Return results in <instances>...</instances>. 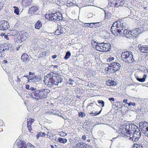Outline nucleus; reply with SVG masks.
<instances>
[{"mask_svg": "<svg viewBox=\"0 0 148 148\" xmlns=\"http://www.w3.org/2000/svg\"><path fill=\"white\" fill-rule=\"evenodd\" d=\"M44 82L48 87H54L58 86L63 81L62 76L51 73L48 74L44 78Z\"/></svg>", "mask_w": 148, "mask_h": 148, "instance_id": "nucleus-1", "label": "nucleus"}, {"mask_svg": "<svg viewBox=\"0 0 148 148\" xmlns=\"http://www.w3.org/2000/svg\"><path fill=\"white\" fill-rule=\"evenodd\" d=\"M133 57L132 52L128 51L123 52L121 55L122 60L127 63H131L135 61Z\"/></svg>", "mask_w": 148, "mask_h": 148, "instance_id": "nucleus-2", "label": "nucleus"}, {"mask_svg": "<svg viewBox=\"0 0 148 148\" xmlns=\"http://www.w3.org/2000/svg\"><path fill=\"white\" fill-rule=\"evenodd\" d=\"M131 123H127L126 124H124L122 125L120 129L119 130V132L121 134V135L123 137H125L128 135V134H132V127H131Z\"/></svg>", "mask_w": 148, "mask_h": 148, "instance_id": "nucleus-3", "label": "nucleus"}, {"mask_svg": "<svg viewBox=\"0 0 148 148\" xmlns=\"http://www.w3.org/2000/svg\"><path fill=\"white\" fill-rule=\"evenodd\" d=\"M141 136V133L140 130L139 129H137V130L134 131L132 134H128L127 136L129 137L130 139L132 141L136 142L138 140Z\"/></svg>", "mask_w": 148, "mask_h": 148, "instance_id": "nucleus-4", "label": "nucleus"}, {"mask_svg": "<svg viewBox=\"0 0 148 148\" xmlns=\"http://www.w3.org/2000/svg\"><path fill=\"white\" fill-rule=\"evenodd\" d=\"M140 127L142 132L145 136L148 137V123L145 122H141L139 123Z\"/></svg>", "mask_w": 148, "mask_h": 148, "instance_id": "nucleus-5", "label": "nucleus"}, {"mask_svg": "<svg viewBox=\"0 0 148 148\" xmlns=\"http://www.w3.org/2000/svg\"><path fill=\"white\" fill-rule=\"evenodd\" d=\"M27 147L24 141H18L17 140L14 144L13 148H27Z\"/></svg>", "mask_w": 148, "mask_h": 148, "instance_id": "nucleus-6", "label": "nucleus"}, {"mask_svg": "<svg viewBox=\"0 0 148 148\" xmlns=\"http://www.w3.org/2000/svg\"><path fill=\"white\" fill-rule=\"evenodd\" d=\"M123 28H121V30L119 32V34H124L126 36V37L127 38H132V33L131 31H129V30H127L125 29H123Z\"/></svg>", "mask_w": 148, "mask_h": 148, "instance_id": "nucleus-7", "label": "nucleus"}, {"mask_svg": "<svg viewBox=\"0 0 148 148\" xmlns=\"http://www.w3.org/2000/svg\"><path fill=\"white\" fill-rule=\"evenodd\" d=\"M9 27V23L7 21H3L0 22V30H5Z\"/></svg>", "mask_w": 148, "mask_h": 148, "instance_id": "nucleus-8", "label": "nucleus"}, {"mask_svg": "<svg viewBox=\"0 0 148 148\" xmlns=\"http://www.w3.org/2000/svg\"><path fill=\"white\" fill-rule=\"evenodd\" d=\"M29 95L31 97L36 99H41L39 90L32 92Z\"/></svg>", "mask_w": 148, "mask_h": 148, "instance_id": "nucleus-9", "label": "nucleus"}, {"mask_svg": "<svg viewBox=\"0 0 148 148\" xmlns=\"http://www.w3.org/2000/svg\"><path fill=\"white\" fill-rule=\"evenodd\" d=\"M132 34V38H134L138 37L139 34H141V31L140 29V28L135 29L131 31Z\"/></svg>", "mask_w": 148, "mask_h": 148, "instance_id": "nucleus-10", "label": "nucleus"}, {"mask_svg": "<svg viewBox=\"0 0 148 148\" xmlns=\"http://www.w3.org/2000/svg\"><path fill=\"white\" fill-rule=\"evenodd\" d=\"M56 12L54 13H52L48 14H46L45 15V18L48 19L50 20H54L55 22H56Z\"/></svg>", "mask_w": 148, "mask_h": 148, "instance_id": "nucleus-11", "label": "nucleus"}, {"mask_svg": "<svg viewBox=\"0 0 148 148\" xmlns=\"http://www.w3.org/2000/svg\"><path fill=\"white\" fill-rule=\"evenodd\" d=\"M39 91L41 99H43L47 97V94L49 93L47 90L45 89L42 90H39Z\"/></svg>", "mask_w": 148, "mask_h": 148, "instance_id": "nucleus-12", "label": "nucleus"}, {"mask_svg": "<svg viewBox=\"0 0 148 148\" xmlns=\"http://www.w3.org/2000/svg\"><path fill=\"white\" fill-rule=\"evenodd\" d=\"M138 47L141 52L143 53H148V46L147 45L142 46L141 44H139Z\"/></svg>", "mask_w": 148, "mask_h": 148, "instance_id": "nucleus-13", "label": "nucleus"}, {"mask_svg": "<svg viewBox=\"0 0 148 148\" xmlns=\"http://www.w3.org/2000/svg\"><path fill=\"white\" fill-rule=\"evenodd\" d=\"M12 46L11 44H5V46L4 45H2V46H1L0 47V50H1L2 49V48H3V50H5V51L9 50L11 51L12 49Z\"/></svg>", "mask_w": 148, "mask_h": 148, "instance_id": "nucleus-14", "label": "nucleus"}, {"mask_svg": "<svg viewBox=\"0 0 148 148\" xmlns=\"http://www.w3.org/2000/svg\"><path fill=\"white\" fill-rule=\"evenodd\" d=\"M111 64L113 70L115 71V72L116 71L119 70L120 69L121 66L118 63L115 62L111 63Z\"/></svg>", "mask_w": 148, "mask_h": 148, "instance_id": "nucleus-15", "label": "nucleus"}, {"mask_svg": "<svg viewBox=\"0 0 148 148\" xmlns=\"http://www.w3.org/2000/svg\"><path fill=\"white\" fill-rule=\"evenodd\" d=\"M40 77L39 76H36L35 75L32 76V77L29 79V82H38L40 81Z\"/></svg>", "mask_w": 148, "mask_h": 148, "instance_id": "nucleus-16", "label": "nucleus"}, {"mask_svg": "<svg viewBox=\"0 0 148 148\" xmlns=\"http://www.w3.org/2000/svg\"><path fill=\"white\" fill-rule=\"evenodd\" d=\"M105 72L107 73H115V71L113 70L111 65L110 64L108 67L105 68Z\"/></svg>", "mask_w": 148, "mask_h": 148, "instance_id": "nucleus-17", "label": "nucleus"}, {"mask_svg": "<svg viewBox=\"0 0 148 148\" xmlns=\"http://www.w3.org/2000/svg\"><path fill=\"white\" fill-rule=\"evenodd\" d=\"M103 51L107 52L110 51L111 49V45L109 43H103Z\"/></svg>", "mask_w": 148, "mask_h": 148, "instance_id": "nucleus-18", "label": "nucleus"}, {"mask_svg": "<svg viewBox=\"0 0 148 148\" xmlns=\"http://www.w3.org/2000/svg\"><path fill=\"white\" fill-rule=\"evenodd\" d=\"M112 26H114V27L120 29H121V28H123V26H124V25H123V23H121V22L118 23V21L114 22Z\"/></svg>", "mask_w": 148, "mask_h": 148, "instance_id": "nucleus-19", "label": "nucleus"}, {"mask_svg": "<svg viewBox=\"0 0 148 148\" xmlns=\"http://www.w3.org/2000/svg\"><path fill=\"white\" fill-rule=\"evenodd\" d=\"M38 9V7L36 6H34L31 7L29 9V12L31 14L34 13Z\"/></svg>", "mask_w": 148, "mask_h": 148, "instance_id": "nucleus-20", "label": "nucleus"}, {"mask_svg": "<svg viewBox=\"0 0 148 148\" xmlns=\"http://www.w3.org/2000/svg\"><path fill=\"white\" fill-rule=\"evenodd\" d=\"M56 22H57V21H60V20H63V18L62 17V14L59 12H56Z\"/></svg>", "mask_w": 148, "mask_h": 148, "instance_id": "nucleus-21", "label": "nucleus"}, {"mask_svg": "<svg viewBox=\"0 0 148 148\" xmlns=\"http://www.w3.org/2000/svg\"><path fill=\"white\" fill-rule=\"evenodd\" d=\"M85 146V144L83 142H80L75 145V147L77 148H84Z\"/></svg>", "mask_w": 148, "mask_h": 148, "instance_id": "nucleus-22", "label": "nucleus"}, {"mask_svg": "<svg viewBox=\"0 0 148 148\" xmlns=\"http://www.w3.org/2000/svg\"><path fill=\"white\" fill-rule=\"evenodd\" d=\"M42 27V24L40 20H38L36 23L35 25V28L37 29H39Z\"/></svg>", "mask_w": 148, "mask_h": 148, "instance_id": "nucleus-23", "label": "nucleus"}, {"mask_svg": "<svg viewBox=\"0 0 148 148\" xmlns=\"http://www.w3.org/2000/svg\"><path fill=\"white\" fill-rule=\"evenodd\" d=\"M146 75L145 74L144 75L142 78H140L138 76L136 77V79L139 82H143L145 81L146 77Z\"/></svg>", "mask_w": 148, "mask_h": 148, "instance_id": "nucleus-24", "label": "nucleus"}, {"mask_svg": "<svg viewBox=\"0 0 148 148\" xmlns=\"http://www.w3.org/2000/svg\"><path fill=\"white\" fill-rule=\"evenodd\" d=\"M120 30H121V29L117 28H116L115 27H114V26H112L111 28V30L112 33L113 34H114V32H113V31H114V32H115L116 33L118 32V33H119V32Z\"/></svg>", "mask_w": 148, "mask_h": 148, "instance_id": "nucleus-25", "label": "nucleus"}, {"mask_svg": "<svg viewBox=\"0 0 148 148\" xmlns=\"http://www.w3.org/2000/svg\"><path fill=\"white\" fill-rule=\"evenodd\" d=\"M106 83L108 86H115L116 84V82L113 80H108L107 81Z\"/></svg>", "mask_w": 148, "mask_h": 148, "instance_id": "nucleus-26", "label": "nucleus"}, {"mask_svg": "<svg viewBox=\"0 0 148 148\" xmlns=\"http://www.w3.org/2000/svg\"><path fill=\"white\" fill-rule=\"evenodd\" d=\"M63 32L62 31L61 27H58L55 31V35H59L61 34Z\"/></svg>", "mask_w": 148, "mask_h": 148, "instance_id": "nucleus-27", "label": "nucleus"}, {"mask_svg": "<svg viewBox=\"0 0 148 148\" xmlns=\"http://www.w3.org/2000/svg\"><path fill=\"white\" fill-rule=\"evenodd\" d=\"M58 142L64 144L67 142V139L66 138L59 137L58 138L57 142Z\"/></svg>", "mask_w": 148, "mask_h": 148, "instance_id": "nucleus-28", "label": "nucleus"}, {"mask_svg": "<svg viewBox=\"0 0 148 148\" xmlns=\"http://www.w3.org/2000/svg\"><path fill=\"white\" fill-rule=\"evenodd\" d=\"M28 57V56L27 54L24 53L21 56V59L23 62H25L27 61Z\"/></svg>", "mask_w": 148, "mask_h": 148, "instance_id": "nucleus-29", "label": "nucleus"}, {"mask_svg": "<svg viewBox=\"0 0 148 148\" xmlns=\"http://www.w3.org/2000/svg\"><path fill=\"white\" fill-rule=\"evenodd\" d=\"M110 6L112 7H115L117 5V3H116V0L110 1V2H109V5H110Z\"/></svg>", "mask_w": 148, "mask_h": 148, "instance_id": "nucleus-30", "label": "nucleus"}, {"mask_svg": "<svg viewBox=\"0 0 148 148\" xmlns=\"http://www.w3.org/2000/svg\"><path fill=\"white\" fill-rule=\"evenodd\" d=\"M49 138L53 142H55V141L57 142L58 138L55 135L51 136L49 137Z\"/></svg>", "mask_w": 148, "mask_h": 148, "instance_id": "nucleus-31", "label": "nucleus"}, {"mask_svg": "<svg viewBox=\"0 0 148 148\" xmlns=\"http://www.w3.org/2000/svg\"><path fill=\"white\" fill-rule=\"evenodd\" d=\"M131 125L132 126L131 127H132V132H131L133 133L134 131L137 130V129H139L138 127L134 124L131 123Z\"/></svg>", "mask_w": 148, "mask_h": 148, "instance_id": "nucleus-32", "label": "nucleus"}, {"mask_svg": "<svg viewBox=\"0 0 148 148\" xmlns=\"http://www.w3.org/2000/svg\"><path fill=\"white\" fill-rule=\"evenodd\" d=\"M95 48L96 49L100 51H103V46L102 47H101L100 46H99V45H96L95 47Z\"/></svg>", "mask_w": 148, "mask_h": 148, "instance_id": "nucleus-33", "label": "nucleus"}, {"mask_svg": "<svg viewBox=\"0 0 148 148\" xmlns=\"http://www.w3.org/2000/svg\"><path fill=\"white\" fill-rule=\"evenodd\" d=\"M71 55V53L69 51H67L64 57V59L66 60L68 59Z\"/></svg>", "mask_w": 148, "mask_h": 148, "instance_id": "nucleus-34", "label": "nucleus"}, {"mask_svg": "<svg viewBox=\"0 0 148 148\" xmlns=\"http://www.w3.org/2000/svg\"><path fill=\"white\" fill-rule=\"evenodd\" d=\"M102 109L100 110V111L99 112H97V111H96L95 112H92L90 113V114L92 116H96L99 114L101 112L102 110Z\"/></svg>", "mask_w": 148, "mask_h": 148, "instance_id": "nucleus-35", "label": "nucleus"}, {"mask_svg": "<svg viewBox=\"0 0 148 148\" xmlns=\"http://www.w3.org/2000/svg\"><path fill=\"white\" fill-rule=\"evenodd\" d=\"M63 113V111L59 110V111H58L54 113V114L57 115L58 116H60L62 117L63 118H64L61 115V113Z\"/></svg>", "mask_w": 148, "mask_h": 148, "instance_id": "nucleus-36", "label": "nucleus"}, {"mask_svg": "<svg viewBox=\"0 0 148 148\" xmlns=\"http://www.w3.org/2000/svg\"><path fill=\"white\" fill-rule=\"evenodd\" d=\"M67 3V6L68 7H69L71 6H72L73 4V3L70 0H67L66 1V2Z\"/></svg>", "mask_w": 148, "mask_h": 148, "instance_id": "nucleus-37", "label": "nucleus"}, {"mask_svg": "<svg viewBox=\"0 0 148 148\" xmlns=\"http://www.w3.org/2000/svg\"><path fill=\"white\" fill-rule=\"evenodd\" d=\"M133 148H143V146L137 144H134Z\"/></svg>", "mask_w": 148, "mask_h": 148, "instance_id": "nucleus-38", "label": "nucleus"}, {"mask_svg": "<svg viewBox=\"0 0 148 148\" xmlns=\"http://www.w3.org/2000/svg\"><path fill=\"white\" fill-rule=\"evenodd\" d=\"M92 24L93 25H95V27H99L101 25V22H97V23H92Z\"/></svg>", "mask_w": 148, "mask_h": 148, "instance_id": "nucleus-39", "label": "nucleus"}, {"mask_svg": "<svg viewBox=\"0 0 148 148\" xmlns=\"http://www.w3.org/2000/svg\"><path fill=\"white\" fill-rule=\"evenodd\" d=\"M61 136H65L67 135L66 134L63 132H59L58 133Z\"/></svg>", "mask_w": 148, "mask_h": 148, "instance_id": "nucleus-40", "label": "nucleus"}, {"mask_svg": "<svg viewBox=\"0 0 148 148\" xmlns=\"http://www.w3.org/2000/svg\"><path fill=\"white\" fill-rule=\"evenodd\" d=\"M98 102L99 104H101V106L103 107L104 106L105 103L102 100H98Z\"/></svg>", "mask_w": 148, "mask_h": 148, "instance_id": "nucleus-41", "label": "nucleus"}, {"mask_svg": "<svg viewBox=\"0 0 148 148\" xmlns=\"http://www.w3.org/2000/svg\"><path fill=\"white\" fill-rule=\"evenodd\" d=\"M20 37L21 39L23 40H25L27 38L26 36H25V34L24 33L22 34V35L20 36Z\"/></svg>", "mask_w": 148, "mask_h": 148, "instance_id": "nucleus-42", "label": "nucleus"}, {"mask_svg": "<svg viewBox=\"0 0 148 148\" xmlns=\"http://www.w3.org/2000/svg\"><path fill=\"white\" fill-rule=\"evenodd\" d=\"M85 129L87 131L90 132L91 131L90 127V125L87 124L86 125Z\"/></svg>", "mask_w": 148, "mask_h": 148, "instance_id": "nucleus-43", "label": "nucleus"}, {"mask_svg": "<svg viewBox=\"0 0 148 148\" xmlns=\"http://www.w3.org/2000/svg\"><path fill=\"white\" fill-rule=\"evenodd\" d=\"M79 117L83 118L86 115L84 113L82 112H80L79 113Z\"/></svg>", "mask_w": 148, "mask_h": 148, "instance_id": "nucleus-44", "label": "nucleus"}, {"mask_svg": "<svg viewBox=\"0 0 148 148\" xmlns=\"http://www.w3.org/2000/svg\"><path fill=\"white\" fill-rule=\"evenodd\" d=\"M14 8H16V9H15L14 12L17 15H18L19 13V10L18 8L16 7H15Z\"/></svg>", "mask_w": 148, "mask_h": 148, "instance_id": "nucleus-45", "label": "nucleus"}, {"mask_svg": "<svg viewBox=\"0 0 148 148\" xmlns=\"http://www.w3.org/2000/svg\"><path fill=\"white\" fill-rule=\"evenodd\" d=\"M94 44H95V45L96 46V45H99V46H100L101 47L103 46V42H102L101 43H97L96 42H94Z\"/></svg>", "mask_w": 148, "mask_h": 148, "instance_id": "nucleus-46", "label": "nucleus"}, {"mask_svg": "<svg viewBox=\"0 0 148 148\" xmlns=\"http://www.w3.org/2000/svg\"><path fill=\"white\" fill-rule=\"evenodd\" d=\"M120 6H122L124 3V1L123 0H119Z\"/></svg>", "mask_w": 148, "mask_h": 148, "instance_id": "nucleus-47", "label": "nucleus"}, {"mask_svg": "<svg viewBox=\"0 0 148 148\" xmlns=\"http://www.w3.org/2000/svg\"><path fill=\"white\" fill-rule=\"evenodd\" d=\"M34 121V119H31L29 120V121H27V123L32 125V123H33Z\"/></svg>", "mask_w": 148, "mask_h": 148, "instance_id": "nucleus-48", "label": "nucleus"}, {"mask_svg": "<svg viewBox=\"0 0 148 148\" xmlns=\"http://www.w3.org/2000/svg\"><path fill=\"white\" fill-rule=\"evenodd\" d=\"M31 125L29 124V123H27V127H28L29 131L30 132H31V131L32 130Z\"/></svg>", "mask_w": 148, "mask_h": 148, "instance_id": "nucleus-49", "label": "nucleus"}, {"mask_svg": "<svg viewBox=\"0 0 148 148\" xmlns=\"http://www.w3.org/2000/svg\"><path fill=\"white\" fill-rule=\"evenodd\" d=\"M128 105L129 106H130L132 105L133 106H136V103H132L131 102H130L128 103Z\"/></svg>", "mask_w": 148, "mask_h": 148, "instance_id": "nucleus-50", "label": "nucleus"}, {"mask_svg": "<svg viewBox=\"0 0 148 148\" xmlns=\"http://www.w3.org/2000/svg\"><path fill=\"white\" fill-rule=\"evenodd\" d=\"M46 135V134L45 133L42 132H39V135H40V136L44 137Z\"/></svg>", "mask_w": 148, "mask_h": 148, "instance_id": "nucleus-51", "label": "nucleus"}, {"mask_svg": "<svg viewBox=\"0 0 148 148\" xmlns=\"http://www.w3.org/2000/svg\"><path fill=\"white\" fill-rule=\"evenodd\" d=\"M27 146L28 148H35L34 146L30 143H29V144H27Z\"/></svg>", "mask_w": 148, "mask_h": 148, "instance_id": "nucleus-52", "label": "nucleus"}, {"mask_svg": "<svg viewBox=\"0 0 148 148\" xmlns=\"http://www.w3.org/2000/svg\"><path fill=\"white\" fill-rule=\"evenodd\" d=\"M86 148H93V147L92 146L88 144H85V146Z\"/></svg>", "mask_w": 148, "mask_h": 148, "instance_id": "nucleus-53", "label": "nucleus"}, {"mask_svg": "<svg viewBox=\"0 0 148 148\" xmlns=\"http://www.w3.org/2000/svg\"><path fill=\"white\" fill-rule=\"evenodd\" d=\"M95 42L94 40H92L91 42V45L93 47L95 48V44H94V42Z\"/></svg>", "mask_w": 148, "mask_h": 148, "instance_id": "nucleus-54", "label": "nucleus"}, {"mask_svg": "<svg viewBox=\"0 0 148 148\" xmlns=\"http://www.w3.org/2000/svg\"><path fill=\"white\" fill-rule=\"evenodd\" d=\"M89 24L90 23H85L84 24V25H85V27H90V26Z\"/></svg>", "mask_w": 148, "mask_h": 148, "instance_id": "nucleus-55", "label": "nucleus"}, {"mask_svg": "<svg viewBox=\"0 0 148 148\" xmlns=\"http://www.w3.org/2000/svg\"><path fill=\"white\" fill-rule=\"evenodd\" d=\"M110 15V13H107V14L106 12H105V17L106 18H108L109 17L108 16Z\"/></svg>", "mask_w": 148, "mask_h": 148, "instance_id": "nucleus-56", "label": "nucleus"}, {"mask_svg": "<svg viewBox=\"0 0 148 148\" xmlns=\"http://www.w3.org/2000/svg\"><path fill=\"white\" fill-rule=\"evenodd\" d=\"M114 58L113 57H112L111 58H110L108 59L107 60V61H109V62L112 61V60H114Z\"/></svg>", "mask_w": 148, "mask_h": 148, "instance_id": "nucleus-57", "label": "nucleus"}, {"mask_svg": "<svg viewBox=\"0 0 148 148\" xmlns=\"http://www.w3.org/2000/svg\"><path fill=\"white\" fill-rule=\"evenodd\" d=\"M92 23H90V28H92L93 27H95V25H93L92 24H91Z\"/></svg>", "mask_w": 148, "mask_h": 148, "instance_id": "nucleus-58", "label": "nucleus"}, {"mask_svg": "<svg viewBox=\"0 0 148 148\" xmlns=\"http://www.w3.org/2000/svg\"><path fill=\"white\" fill-rule=\"evenodd\" d=\"M32 76H29V75L24 76L23 77H25L28 79V81L29 82V79H30L32 77Z\"/></svg>", "mask_w": 148, "mask_h": 148, "instance_id": "nucleus-59", "label": "nucleus"}, {"mask_svg": "<svg viewBox=\"0 0 148 148\" xmlns=\"http://www.w3.org/2000/svg\"><path fill=\"white\" fill-rule=\"evenodd\" d=\"M29 90L34 91H35L36 90V88H34V87H32L29 88Z\"/></svg>", "mask_w": 148, "mask_h": 148, "instance_id": "nucleus-60", "label": "nucleus"}, {"mask_svg": "<svg viewBox=\"0 0 148 148\" xmlns=\"http://www.w3.org/2000/svg\"><path fill=\"white\" fill-rule=\"evenodd\" d=\"M68 80L69 81L71 82H74V80L70 78H69V79Z\"/></svg>", "mask_w": 148, "mask_h": 148, "instance_id": "nucleus-61", "label": "nucleus"}, {"mask_svg": "<svg viewBox=\"0 0 148 148\" xmlns=\"http://www.w3.org/2000/svg\"><path fill=\"white\" fill-rule=\"evenodd\" d=\"M116 3H117V5L116 6V7H118L119 6H120V5H119V0H116Z\"/></svg>", "mask_w": 148, "mask_h": 148, "instance_id": "nucleus-62", "label": "nucleus"}, {"mask_svg": "<svg viewBox=\"0 0 148 148\" xmlns=\"http://www.w3.org/2000/svg\"><path fill=\"white\" fill-rule=\"evenodd\" d=\"M25 88L27 89H29V86L28 84H27L25 86Z\"/></svg>", "mask_w": 148, "mask_h": 148, "instance_id": "nucleus-63", "label": "nucleus"}, {"mask_svg": "<svg viewBox=\"0 0 148 148\" xmlns=\"http://www.w3.org/2000/svg\"><path fill=\"white\" fill-rule=\"evenodd\" d=\"M127 99H124L123 100V103L128 104V103L127 102Z\"/></svg>", "mask_w": 148, "mask_h": 148, "instance_id": "nucleus-64", "label": "nucleus"}]
</instances>
